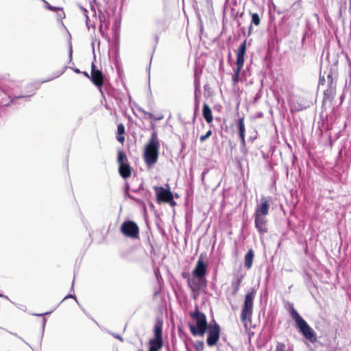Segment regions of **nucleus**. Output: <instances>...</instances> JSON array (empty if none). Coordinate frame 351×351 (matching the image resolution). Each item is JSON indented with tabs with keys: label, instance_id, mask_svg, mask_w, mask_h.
Listing matches in <instances>:
<instances>
[{
	"label": "nucleus",
	"instance_id": "40",
	"mask_svg": "<svg viewBox=\"0 0 351 351\" xmlns=\"http://www.w3.org/2000/svg\"><path fill=\"white\" fill-rule=\"evenodd\" d=\"M45 322H46L45 318H43L42 319V327L43 328H45Z\"/></svg>",
	"mask_w": 351,
	"mask_h": 351
},
{
	"label": "nucleus",
	"instance_id": "10",
	"mask_svg": "<svg viewBox=\"0 0 351 351\" xmlns=\"http://www.w3.org/2000/svg\"><path fill=\"white\" fill-rule=\"evenodd\" d=\"M90 80L99 88V91L102 93L101 87L104 84V75L101 71L95 69V66L93 63L92 64Z\"/></svg>",
	"mask_w": 351,
	"mask_h": 351
},
{
	"label": "nucleus",
	"instance_id": "50",
	"mask_svg": "<svg viewBox=\"0 0 351 351\" xmlns=\"http://www.w3.org/2000/svg\"><path fill=\"white\" fill-rule=\"evenodd\" d=\"M138 351H143V350H139Z\"/></svg>",
	"mask_w": 351,
	"mask_h": 351
},
{
	"label": "nucleus",
	"instance_id": "41",
	"mask_svg": "<svg viewBox=\"0 0 351 351\" xmlns=\"http://www.w3.org/2000/svg\"><path fill=\"white\" fill-rule=\"evenodd\" d=\"M58 19H62V18H64V12H62V14H58Z\"/></svg>",
	"mask_w": 351,
	"mask_h": 351
},
{
	"label": "nucleus",
	"instance_id": "2",
	"mask_svg": "<svg viewBox=\"0 0 351 351\" xmlns=\"http://www.w3.org/2000/svg\"><path fill=\"white\" fill-rule=\"evenodd\" d=\"M246 43L247 41L245 40L239 47L237 51V60H236V69L234 71L232 75V82L235 85L238 81L240 75V72L243 66L245 61V54L246 52Z\"/></svg>",
	"mask_w": 351,
	"mask_h": 351
},
{
	"label": "nucleus",
	"instance_id": "8",
	"mask_svg": "<svg viewBox=\"0 0 351 351\" xmlns=\"http://www.w3.org/2000/svg\"><path fill=\"white\" fill-rule=\"evenodd\" d=\"M162 330H154V337L149 341V351H159L163 346Z\"/></svg>",
	"mask_w": 351,
	"mask_h": 351
},
{
	"label": "nucleus",
	"instance_id": "47",
	"mask_svg": "<svg viewBox=\"0 0 351 351\" xmlns=\"http://www.w3.org/2000/svg\"><path fill=\"white\" fill-rule=\"evenodd\" d=\"M195 108H197V100L195 101Z\"/></svg>",
	"mask_w": 351,
	"mask_h": 351
},
{
	"label": "nucleus",
	"instance_id": "5",
	"mask_svg": "<svg viewBox=\"0 0 351 351\" xmlns=\"http://www.w3.org/2000/svg\"><path fill=\"white\" fill-rule=\"evenodd\" d=\"M287 306L291 318L295 322L296 327L298 329H311V328L308 325L306 322L300 315L298 311L295 309L293 303L287 302Z\"/></svg>",
	"mask_w": 351,
	"mask_h": 351
},
{
	"label": "nucleus",
	"instance_id": "4",
	"mask_svg": "<svg viewBox=\"0 0 351 351\" xmlns=\"http://www.w3.org/2000/svg\"><path fill=\"white\" fill-rule=\"evenodd\" d=\"M192 321L195 324L190 326L189 329H208V322L206 315L199 311L197 306L195 307L194 311L191 313Z\"/></svg>",
	"mask_w": 351,
	"mask_h": 351
},
{
	"label": "nucleus",
	"instance_id": "12",
	"mask_svg": "<svg viewBox=\"0 0 351 351\" xmlns=\"http://www.w3.org/2000/svg\"><path fill=\"white\" fill-rule=\"evenodd\" d=\"M267 220L265 217L255 216V227L260 234H264L267 232Z\"/></svg>",
	"mask_w": 351,
	"mask_h": 351
},
{
	"label": "nucleus",
	"instance_id": "13",
	"mask_svg": "<svg viewBox=\"0 0 351 351\" xmlns=\"http://www.w3.org/2000/svg\"><path fill=\"white\" fill-rule=\"evenodd\" d=\"M237 125L238 128L239 136L241 140V145L242 147H245V128L243 117H241L238 119Z\"/></svg>",
	"mask_w": 351,
	"mask_h": 351
},
{
	"label": "nucleus",
	"instance_id": "49",
	"mask_svg": "<svg viewBox=\"0 0 351 351\" xmlns=\"http://www.w3.org/2000/svg\"><path fill=\"white\" fill-rule=\"evenodd\" d=\"M74 280L72 282V287H73Z\"/></svg>",
	"mask_w": 351,
	"mask_h": 351
},
{
	"label": "nucleus",
	"instance_id": "48",
	"mask_svg": "<svg viewBox=\"0 0 351 351\" xmlns=\"http://www.w3.org/2000/svg\"><path fill=\"white\" fill-rule=\"evenodd\" d=\"M350 10H351V0H350Z\"/></svg>",
	"mask_w": 351,
	"mask_h": 351
},
{
	"label": "nucleus",
	"instance_id": "44",
	"mask_svg": "<svg viewBox=\"0 0 351 351\" xmlns=\"http://www.w3.org/2000/svg\"><path fill=\"white\" fill-rule=\"evenodd\" d=\"M195 89L197 90L198 88V83L197 82V80H195Z\"/></svg>",
	"mask_w": 351,
	"mask_h": 351
},
{
	"label": "nucleus",
	"instance_id": "23",
	"mask_svg": "<svg viewBox=\"0 0 351 351\" xmlns=\"http://www.w3.org/2000/svg\"><path fill=\"white\" fill-rule=\"evenodd\" d=\"M117 162L119 166L123 164H128L126 155L122 151H119L118 152Z\"/></svg>",
	"mask_w": 351,
	"mask_h": 351
},
{
	"label": "nucleus",
	"instance_id": "7",
	"mask_svg": "<svg viewBox=\"0 0 351 351\" xmlns=\"http://www.w3.org/2000/svg\"><path fill=\"white\" fill-rule=\"evenodd\" d=\"M121 232L123 234L131 238H137L138 235V227L132 221L124 222L121 226Z\"/></svg>",
	"mask_w": 351,
	"mask_h": 351
},
{
	"label": "nucleus",
	"instance_id": "17",
	"mask_svg": "<svg viewBox=\"0 0 351 351\" xmlns=\"http://www.w3.org/2000/svg\"><path fill=\"white\" fill-rule=\"evenodd\" d=\"M202 114L208 123H210L213 121V117L212 114V111L210 108L206 103H204L203 105Z\"/></svg>",
	"mask_w": 351,
	"mask_h": 351
},
{
	"label": "nucleus",
	"instance_id": "35",
	"mask_svg": "<svg viewBox=\"0 0 351 351\" xmlns=\"http://www.w3.org/2000/svg\"><path fill=\"white\" fill-rule=\"evenodd\" d=\"M165 203H168L171 206H174L176 204V202L173 200V195H172V200H170L169 202H166Z\"/></svg>",
	"mask_w": 351,
	"mask_h": 351
},
{
	"label": "nucleus",
	"instance_id": "1",
	"mask_svg": "<svg viewBox=\"0 0 351 351\" xmlns=\"http://www.w3.org/2000/svg\"><path fill=\"white\" fill-rule=\"evenodd\" d=\"M160 148V141L158 138L157 132L154 130L151 134V136L145 147L143 157L146 165L152 167L155 164L158 158V152Z\"/></svg>",
	"mask_w": 351,
	"mask_h": 351
},
{
	"label": "nucleus",
	"instance_id": "3",
	"mask_svg": "<svg viewBox=\"0 0 351 351\" xmlns=\"http://www.w3.org/2000/svg\"><path fill=\"white\" fill-rule=\"evenodd\" d=\"M255 297V290L252 289L250 292H248L244 300V303L241 310V319L245 320L250 319L252 314L254 299Z\"/></svg>",
	"mask_w": 351,
	"mask_h": 351
},
{
	"label": "nucleus",
	"instance_id": "31",
	"mask_svg": "<svg viewBox=\"0 0 351 351\" xmlns=\"http://www.w3.org/2000/svg\"><path fill=\"white\" fill-rule=\"evenodd\" d=\"M72 53H73L72 45H71V42L69 41V62H71V60H72Z\"/></svg>",
	"mask_w": 351,
	"mask_h": 351
},
{
	"label": "nucleus",
	"instance_id": "22",
	"mask_svg": "<svg viewBox=\"0 0 351 351\" xmlns=\"http://www.w3.org/2000/svg\"><path fill=\"white\" fill-rule=\"evenodd\" d=\"M117 134L118 136H117V141L121 143H123L125 141V137L123 136V134H125V127L123 124L120 123L117 126Z\"/></svg>",
	"mask_w": 351,
	"mask_h": 351
},
{
	"label": "nucleus",
	"instance_id": "29",
	"mask_svg": "<svg viewBox=\"0 0 351 351\" xmlns=\"http://www.w3.org/2000/svg\"><path fill=\"white\" fill-rule=\"evenodd\" d=\"M67 67L66 66H64L63 68V69L58 72L53 77L51 78V79H49V80H45V81H43V82H49L54 78H56V77H58L59 76H60L61 75H62L64 73V72L65 71V69H66Z\"/></svg>",
	"mask_w": 351,
	"mask_h": 351
},
{
	"label": "nucleus",
	"instance_id": "28",
	"mask_svg": "<svg viewBox=\"0 0 351 351\" xmlns=\"http://www.w3.org/2000/svg\"><path fill=\"white\" fill-rule=\"evenodd\" d=\"M212 134V132L211 130H208L204 135H202L200 136V141L201 142H204L208 138H209L210 136Z\"/></svg>",
	"mask_w": 351,
	"mask_h": 351
},
{
	"label": "nucleus",
	"instance_id": "26",
	"mask_svg": "<svg viewBox=\"0 0 351 351\" xmlns=\"http://www.w3.org/2000/svg\"><path fill=\"white\" fill-rule=\"evenodd\" d=\"M252 23L255 25H258L260 24V18L257 13L252 14Z\"/></svg>",
	"mask_w": 351,
	"mask_h": 351
},
{
	"label": "nucleus",
	"instance_id": "37",
	"mask_svg": "<svg viewBox=\"0 0 351 351\" xmlns=\"http://www.w3.org/2000/svg\"><path fill=\"white\" fill-rule=\"evenodd\" d=\"M30 95H20L19 97H14V99H18V98H25V99H27Z\"/></svg>",
	"mask_w": 351,
	"mask_h": 351
},
{
	"label": "nucleus",
	"instance_id": "39",
	"mask_svg": "<svg viewBox=\"0 0 351 351\" xmlns=\"http://www.w3.org/2000/svg\"><path fill=\"white\" fill-rule=\"evenodd\" d=\"M324 82H325L324 77H320V78H319V84H322L323 85Z\"/></svg>",
	"mask_w": 351,
	"mask_h": 351
},
{
	"label": "nucleus",
	"instance_id": "14",
	"mask_svg": "<svg viewBox=\"0 0 351 351\" xmlns=\"http://www.w3.org/2000/svg\"><path fill=\"white\" fill-rule=\"evenodd\" d=\"M189 287L193 292H198L200 289L206 286V280L204 278H197L196 281L191 282L189 280Z\"/></svg>",
	"mask_w": 351,
	"mask_h": 351
},
{
	"label": "nucleus",
	"instance_id": "27",
	"mask_svg": "<svg viewBox=\"0 0 351 351\" xmlns=\"http://www.w3.org/2000/svg\"><path fill=\"white\" fill-rule=\"evenodd\" d=\"M44 3H45V8H47V10H49L51 11H57V10H62L60 8L51 5L47 1H44Z\"/></svg>",
	"mask_w": 351,
	"mask_h": 351
},
{
	"label": "nucleus",
	"instance_id": "20",
	"mask_svg": "<svg viewBox=\"0 0 351 351\" xmlns=\"http://www.w3.org/2000/svg\"><path fill=\"white\" fill-rule=\"evenodd\" d=\"M304 337L311 343H315L317 341V336L314 330H300Z\"/></svg>",
	"mask_w": 351,
	"mask_h": 351
},
{
	"label": "nucleus",
	"instance_id": "24",
	"mask_svg": "<svg viewBox=\"0 0 351 351\" xmlns=\"http://www.w3.org/2000/svg\"><path fill=\"white\" fill-rule=\"evenodd\" d=\"M139 111L143 112L144 114L147 115L152 120L160 121V120H162L164 118L162 115H160V116H158L157 117H155L152 113L146 112L143 108H139Z\"/></svg>",
	"mask_w": 351,
	"mask_h": 351
},
{
	"label": "nucleus",
	"instance_id": "25",
	"mask_svg": "<svg viewBox=\"0 0 351 351\" xmlns=\"http://www.w3.org/2000/svg\"><path fill=\"white\" fill-rule=\"evenodd\" d=\"M194 347L197 351H202L204 349V343L202 341H197L194 344Z\"/></svg>",
	"mask_w": 351,
	"mask_h": 351
},
{
	"label": "nucleus",
	"instance_id": "45",
	"mask_svg": "<svg viewBox=\"0 0 351 351\" xmlns=\"http://www.w3.org/2000/svg\"><path fill=\"white\" fill-rule=\"evenodd\" d=\"M151 126H152V128H154V123L153 122L151 123Z\"/></svg>",
	"mask_w": 351,
	"mask_h": 351
},
{
	"label": "nucleus",
	"instance_id": "42",
	"mask_svg": "<svg viewBox=\"0 0 351 351\" xmlns=\"http://www.w3.org/2000/svg\"><path fill=\"white\" fill-rule=\"evenodd\" d=\"M73 71H74L76 73H80V69H77V68L73 69Z\"/></svg>",
	"mask_w": 351,
	"mask_h": 351
},
{
	"label": "nucleus",
	"instance_id": "6",
	"mask_svg": "<svg viewBox=\"0 0 351 351\" xmlns=\"http://www.w3.org/2000/svg\"><path fill=\"white\" fill-rule=\"evenodd\" d=\"M167 189H165L162 186H154V189L156 195V200L158 203L169 202L172 200L173 193L170 191L169 185H167Z\"/></svg>",
	"mask_w": 351,
	"mask_h": 351
},
{
	"label": "nucleus",
	"instance_id": "11",
	"mask_svg": "<svg viewBox=\"0 0 351 351\" xmlns=\"http://www.w3.org/2000/svg\"><path fill=\"white\" fill-rule=\"evenodd\" d=\"M269 201L265 198H261V202L257 206L255 211V216L265 217L269 213Z\"/></svg>",
	"mask_w": 351,
	"mask_h": 351
},
{
	"label": "nucleus",
	"instance_id": "30",
	"mask_svg": "<svg viewBox=\"0 0 351 351\" xmlns=\"http://www.w3.org/2000/svg\"><path fill=\"white\" fill-rule=\"evenodd\" d=\"M194 336H203L206 330H191Z\"/></svg>",
	"mask_w": 351,
	"mask_h": 351
},
{
	"label": "nucleus",
	"instance_id": "21",
	"mask_svg": "<svg viewBox=\"0 0 351 351\" xmlns=\"http://www.w3.org/2000/svg\"><path fill=\"white\" fill-rule=\"evenodd\" d=\"M336 85L334 84L333 80H331V81L329 82V84H328V88L324 91V96L326 97H330L333 96L335 92Z\"/></svg>",
	"mask_w": 351,
	"mask_h": 351
},
{
	"label": "nucleus",
	"instance_id": "9",
	"mask_svg": "<svg viewBox=\"0 0 351 351\" xmlns=\"http://www.w3.org/2000/svg\"><path fill=\"white\" fill-rule=\"evenodd\" d=\"M207 272V265L204 263L202 255H201L196 263L192 274L197 278H204Z\"/></svg>",
	"mask_w": 351,
	"mask_h": 351
},
{
	"label": "nucleus",
	"instance_id": "34",
	"mask_svg": "<svg viewBox=\"0 0 351 351\" xmlns=\"http://www.w3.org/2000/svg\"><path fill=\"white\" fill-rule=\"evenodd\" d=\"M208 329H220L219 326L218 324H217L215 322H214V325L212 326L211 324H208Z\"/></svg>",
	"mask_w": 351,
	"mask_h": 351
},
{
	"label": "nucleus",
	"instance_id": "18",
	"mask_svg": "<svg viewBox=\"0 0 351 351\" xmlns=\"http://www.w3.org/2000/svg\"><path fill=\"white\" fill-rule=\"evenodd\" d=\"M119 172L122 178L126 179L131 176V168L128 164H123L119 167Z\"/></svg>",
	"mask_w": 351,
	"mask_h": 351
},
{
	"label": "nucleus",
	"instance_id": "19",
	"mask_svg": "<svg viewBox=\"0 0 351 351\" xmlns=\"http://www.w3.org/2000/svg\"><path fill=\"white\" fill-rule=\"evenodd\" d=\"M254 251L250 249L247 251V252L246 253L245 256V267L247 268V269H250L252 265V263H253V259H254Z\"/></svg>",
	"mask_w": 351,
	"mask_h": 351
},
{
	"label": "nucleus",
	"instance_id": "36",
	"mask_svg": "<svg viewBox=\"0 0 351 351\" xmlns=\"http://www.w3.org/2000/svg\"><path fill=\"white\" fill-rule=\"evenodd\" d=\"M67 298H74L75 300H77V298H76V297H75V295L69 294V295H66V296L63 299V300H66V299H67Z\"/></svg>",
	"mask_w": 351,
	"mask_h": 351
},
{
	"label": "nucleus",
	"instance_id": "33",
	"mask_svg": "<svg viewBox=\"0 0 351 351\" xmlns=\"http://www.w3.org/2000/svg\"><path fill=\"white\" fill-rule=\"evenodd\" d=\"M162 322L160 319H157V322L154 326V329H162Z\"/></svg>",
	"mask_w": 351,
	"mask_h": 351
},
{
	"label": "nucleus",
	"instance_id": "16",
	"mask_svg": "<svg viewBox=\"0 0 351 351\" xmlns=\"http://www.w3.org/2000/svg\"><path fill=\"white\" fill-rule=\"evenodd\" d=\"M243 276L242 274H237L232 280V295H237L238 291L240 289L241 283L243 280Z\"/></svg>",
	"mask_w": 351,
	"mask_h": 351
},
{
	"label": "nucleus",
	"instance_id": "15",
	"mask_svg": "<svg viewBox=\"0 0 351 351\" xmlns=\"http://www.w3.org/2000/svg\"><path fill=\"white\" fill-rule=\"evenodd\" d=\"M208 337L206 340V343L208 346H213L217 344L219 339L220 330H209Z\"/></svg>",
	"mask_w": 351,
	"mask_h": 351
},
{
	"label": "nucleus",
	"instance_id": "46",
	"mask_svg": "<svg viewBox=\"0 0 351 351\" xmlns=\"http://www.w3.org/2000/svg\"><path fill=\"white\" fill-rule=\"evenodd\" d=\"M84 75H86V77H88V74L86 72H84Z\"/></svg>",
	"mask_w": 351,
	"mask_h": 351
},
{
	"label": "nucleus",
	"instance_id": "43",
	"mask_svg": "<svg viewBox=\"0 0 351 351\" xmlns=\"http://www.w3.org/2000/svg\"><path fill=\"white\" fill-rule=\"evenodd\" d=\"M0 297H1V298H6V299H8V296L4 295H3V294H1V293H0Z\"/></svg>",
	"mask_w": 351,
	"mask_h": 351
},
{
	"label": "nucleus",
	"instance_id": "32",
	"mask_svg": "<svg viewBox=\"0 0 351 351\" xmlns=\"http://www.w3.org/2000/svg\"><path fill=\"white\" fill-rule=\"evenodd\" d=\"M276 351H285V345L283 343H278Z\"/></svg>",
	"mask_w": 351,
	"mask_h": 351
},
{
	"label": "nucleus",
	"instance_id": "38",
	"mask_svg": "<svg viewBox=\"0 0 351 351\" xmlns=\"http://www.w3.org/2000/svg\"><path fill=\"white\" fill-rule=\"evenodd\" d=\"M327 80H328V84H329V82L331 81V80H333L332 79V74L331 73H329L327 76Z\"/></svg>",
	"mask_w": 351,
	"mask_h": 351
}]
</instances>
